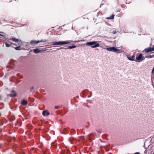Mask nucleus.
Segmentation results:
<instances>
[{
	"label": "nucleus",
	"instance_id": "nucleus-1",
	"mask_svg": "<svg viewBox=\"0 0 154 154\" xmlns=\"http://www.w3.org/2000/svg\"><path fill=\"white\" fill-rule=\"evenodd\" d=\"M85 45L88 46H91L92 48H95L100 46L99 44L97 41L87 42Z\"/></svg>",
	"mask_w": 154,
	"mask_h": 154
},
{
	"label": "nucleus",
	"instance_id": "nucleus-2",
	"mask_svg": "<svg viewBox=\"0 0 154 154\" xmlns=\"http://www.w3.org/2000/svg\"><path fill=\"white\" fill-rule=\"evenodd\" d=\"M73 42L70 40L66 41H59L58 42H53V45H63L66 44H69L71 42Z\"/></svg>",
	"mask_w": 154,
	"mask_h": 154
},
{
	"label": "nucleus",
	"instance_id": "nucleus-3",
	"mask_svg": "<svg viewBox=\"0 0 154 154\" xmlns=\"http://www.w3.org/2000/svg\"><path fill=\"white\" fill-rule=\"evenodd\" d=\"M106 49L108 51H113V52L118 53H120L121 51L120 50L117 49L114 47L107 48H106Z\"/></svg>",
	"mask_w": 154,
	"mask_h": 154
},
{
	"label": "nucleus",
	"instance_id": "nucleus-4",
	"mask_svg": "<svg viewBox=\"0 0 154 154\" xmlns=\"http://www.w3.org/2000/svg\"><path fill=\"white\" fill-rule=\"evenodd\" d=\"M145 58L143 56L142 54H140L139 55L136 57V60L137 62H140L144 60Z\"/></svg>",
	"mask_w": 154,
	"mask_h": 154
},
{
	"label": "nucleus",
	"instance_id": "nucleus-5",
	"mask_svg": "<svg viewBox=\"0 0 154 154\" xmlns=\"http://www.w3.org/2000/svg\"><path fill=\"white\" fill-rule=\"evenodd\" d=\"M46 41V40L45 39H42L40 41H35L34 40H32L30 42V44L32 45H35V44H37L41 42H45Z\"/></svg>",
	"mask_w": 154,
	"mask_h": 154
},
{
	"label": "nucleus",
	"instance_id": "nucleus-6",
	"mask_svg": "<svg viewBox=\"0 0 154 154\" xmlns=\"http://www.w3.org/2000/svg\"><path fill=\"white\" fill-rule=\"evenodd\" d=\"M153 51H154V47L152 48L151 47L147 48L145 49L143 52L145 51L146 53H148Z\"/></svg>",
	"mask_w": 154,
	"mask_h": 154
},
{
	"label": "nucleus",
	"instance_id": "nucleus-7",
	"mask_svg": "<svg viewBox=\"0 0 154 154\" xmlns=\"http://www.w3.org/2000/svg\"><path fill=\"white\" fill-rule=\"evenodd\" d=\"M76 47V46L75 45H73L72 46H68L67 48H65L64 47H63L60 48V49H72L75 48Z\"/></svg>",
	"mask_w": 154,
	"mask_h": 154
},
{
	"label": "nucleus",
	"instance_id": "nucleus-8",
	"mask_svg": "<svg viewBox=\"0 0 154 154\" xmlns=\"http://www.w3.org/2000/svg\"><path fill=\"white\" fill-rule=\"evenodd\" d=\"M62 154H71V153L69 150L66 149L63 150Z\"/></svg>",
	"mask_w": 154,
	"mask_h": 154
},
{
	"label": "nucleus",
	"instance_id": "nucleus-9",
	"mask_svg": "<svg viewBox=\"0 0 154 154\" xmlns=\"http://www.w3.org/2000/svg\"><path fill=\"white\" fill-rule=\"evenodd\" d=\"M10 39L11 40L14 42H17L19 44L21 43V40H19L18 39L16 38H11Z\"/></svg>",
	"mask_w": 154,
	"mask_h": 154
},
{
	"label": "nucleus",
	"instance_id": "nucleus-10",
	"mask_svg": "<svg viewBox=\"0 0 154 154\" xmlns=\"http://www.w3.org/2000/svg\"><path fill=\"white\" fill-rule=\"evenodd\" d=\"M42 115L44 116H48L50 114L49 112L47 110H44L42 112Z\"/></svg>",
	"mask_w": 154,
	"mask_h": 154
},
{
	"label": "nucleus",
	"instance_id": "nucleus-11",
	"mask_svg": "<svg viewBox=\"0 0 154 154\" xmlns=\"http://www.w3.org/2000/svg\"><path fill=\"white\" fill-rule=\"evenodd\" d=\"M17 94L14 91H12L11 93L9 94V96L11 97H15L16 96Z\"/></svg>",
	"mask_w": 154,
	"mask_h": 154
},
{
	"label": "nucleus",
	"instance_id": "nucleus-12",
	"mask_svg": "<svg viewBox=\"0 0 154 154\" xmlns=\"http://www.w3.org/2000/svg\"><path fill=\"white\" fill-rule=\"evenodd\" d=\"M43 51L41 50L39 48H36L33 49V52L35 54H37L38 53L41 52Z\"/></svg>",
	"mask_w": 154,
	"mask_h": 154
},
{
	"label": "nucleus",
	"instance_id": "nucleus-13",
	"mask_svg": "<svg viewBox=\"0 0 154 154\" xmlns=\"http://www.w3.org/2000/svg\"><path fill=\"white\" fill-rule=\"evenodd\" d=\"M135 57V54H133L131 57L127 56L128 59L131 61H134V58Z\"/></svg>",
	"mask_w": 154,
	"mask_h": 154
},
{
	"label": "nucleus",
	"instance_id": "nucleus-14",
	"mask_svg": "<svg viewBox=\"0 0 154 154\" xmlns=\"http://www.w3.org/2000/svg\"><path fill=\"white\" fill-rule=\"evenodd\" d=\"M21 104L23 106H26L28 104V102L26 100H23L21 101Z\"/></svg>",
	"mask_w": 154,
	"mask_h": 154
},
{
	"label": "nucleus",
	"instance_id": "nucleus-15",
	"mask_svg": "<svg viewBox=\"0 0 154 154\" xmlns=\"http://www.w3.org/2000/svg\"><path fill=\"white\" fill-rule=\"evenodd\" d=\"M114 15L112 14L108 18H107L108 19H112L114 18Z\"/></svg>",
	"mask_w": 154,
	"mask_h": 154
},
{
	"label": "nucleus",
	"instance_id": "nucleus-16",
	"mask_svg": "<svg viewBox=\"0 0 154 154\" xmlns=\"http://www.w3.org/2000/svg\"><path fill=\"white\" fill-rule=\"evenodd\" d=\"M14 48L16 50H20L21 48L20 46H19Z\"/></svg>",
	"mask_w": 154,
	"mask_h": 154
},
{
	"label": "nucleus",
	"instance_id": "nucleus-17",
	"mask_svg": "<svg viewBox=\"0 0 154 154\" xmlns=\"http://www.w3.org/2000/svg\"><path fill=\"white\" fill-rule=\"evenodd\" d=\"M153 56L154 54L152 55H149V56H146V57L149 58H152L154 57V56Z\"/></svg>",
	"mask_w": 154,
	"mask_h": 154
},
{
	"label": "nucleus",
	"instance_id": "nucleus-18",
	"mask_svg": "<svg viewBox=\"0 0 154 154\" xmlns=\"http://www.w3.org/2000/svg\"><path fill=\"white\" fill-rule=\"evenodd\" d=\"M5 44L7 47H9L11 46V45L8 43H5Z\"/></svg>",
	"mask_w": 154,
	"mask_h": 154
},
{
	"label": "nucleus",
	"instance_id": "nucleus-19",
	"mask_svg": "<svg viewBox=\"0 0 154 154\" xmlns=\"http://www.w3.org/2000/svg\"><path fill=\"white\" fill-rule=\"evenodd\" d=\"M54 107H55V109H57L59 108V106H55Z\"/></svg>",
	"mask_w": 154,
	"mask_h": 154
},
{
	"label": "nucleus",
	"instance_id": "nucleus-20",
	"mask_svg": "<svg viewBox=\"0 0 154 154\" xmlns=\"http://www.w3.org/2000/svg\"><path fill=\"white\" fill-rule=\"evenodd\" d=\"M112 33L113 34H115L116 33V30H115V31H113L112 32Z\"/></svg>",
	"mask_w": 154,
	"mask_h": 154
},
{
	"label": "nucleus",
	"instance_id": "nucleus-21",
	"mask_svg": "<svg viewBox=\"0 0 154 154\" xmlns=\"http://www.w3.org/2000/svg\"><path fill=\"white\" fill-rule=\"evenodd\" d=\"M134 154H140L139 152H136Z\"/></svg>",
	"mask_w": 154,
	"mask_h": 154
},
{
	"label": "nucleus",
	"instance_id": "nucleus-22",
	"mask_svg": "<svg viewBox=\"0 0 154 154\" xmlns=\"http://www.w3.org/2000/svg\"><path fill=\"white\" fill-rule=\"evenodd\" d=\"M0 36H2V37H4V35H3L2 34H0Z\"/></svg>",
	"mask_w": 154,
	"mask_h": 154
},
{
	"label": "nucleus",
	"instance_id": "nucleus-23",
	"mask_svg": "<svg viewBox=\"0 0 154 154\" xmlns=\"http://www.w3.org/2000/svg\"><path fill=\"white\" fill-rule=\"evenodd\" d=\"M80 41H78L75 42H80Z\"/></svg>",
	"mask_w": 154,
	"mask_h": 154
},
{
	"label": "nucleus",
	"instance_id": "nucleus-24",
	"mask_svg": "<svg viewBox=\"0 0 154 154\" xmlns=\"http://www.w3.org/2000/svg\"><path fill=\"white\" fill-rule=\"evenodd\" d=\"M34 89V87H32L31 88V90H33Z\"/></svg>",
	"mask_w": 154,
	"mask_h": 154
},
{
	"label": "nucleus",
	"instance_id": "nucleus-25",
	"mask_svg": "<svg viewBox=\"0 0 154 154\" xmlns=\"http://www.w3.org/2000/svg\"><path fill=\"white\" fill-rule=\"evenodd\" d=\"M2 96L0 95V100H1L2 99Z\"/></svg>",
	"mask_w": 154,
	"mask_h": 154
},
{
	"label": "nucleus",
	"instance_id": "nucleus-26",
	"mask_svg": "<svg viewBox=\"0 0 154 154\" xmlns=\"http://www.w3.org/2000/svg\"><path fill=\"white\" fill-rule=\"evenodd\" d=\"M154 70V67L153 68V69H152V72Z\"/></svg>",
	"mask_w": 154,
	"mask_h": 154
},
{
	"label": "nucleus",
	"instance_id": "nucleus-27",
	"mask_svg": "<svg viewBox=\"0 0 154 154\" xmlns=\"http://www.w3.org/2000/svg\"><path fill=\"white\" fill-rule=\"evenodd\" d=\"M11 43L12 44V45H14V43Z\"/></svg>",
	"mask_w": 154,
	"mask_h": 154
},
{
	"label": "nucleus",
	"instance_id": "nucleus-28",
	"mask_svg": "<svg viewBox=\"0 0 154 154\" xmlns=\"http://www.w3.org/2000/svg\"><path fill=\"white\" fill-rule=\"evenodd\" d=\"M20 77H22V76H20Z\"/></svg>",
	"mask_w": 154,
	"mask_h": 154
}]
</instances>
